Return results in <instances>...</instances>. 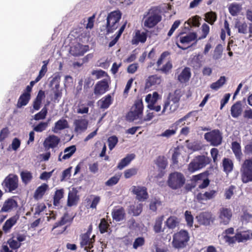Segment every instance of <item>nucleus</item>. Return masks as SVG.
Returning <instances> with one entry per match:
<instances>
[{
	"instance_id": "obj_1",
	"label": "nucleus",
	"mask_w": 252,
	"mask_h": 252,
	"mask_svg": "<svg viewBox=\"0 0 252 252\" xmlns=\"http://www.w3.org/2000/svg\"><path fill=\"white\" fill-rule=\"evenodd\" d=\"M190 239L189 233L187 230L181 229L175 233L173 235L172 245L176 249H182L186 248L188 245Z\"/></svg>"
},
{
	"instance_id": "obj_2",
	"label": "nucleus",
	"mask_w": 252,
	"mask_h": 252,
	"mask_svg": "<svg viewBox=\"0 0 252 252\" xmlns=\"http://www.w3.org/2000/svg\"><path fill=\"white\" fill-rule=\"evenodd\" d=\"M121 17L122 13L119 10L112 11L108 14L106 34L113 32L118 28Z\"/></svg>"
},
{
	"instance_id": "obj_3",
	"label": "nucleus",
	"mask_w": 252,
	"mask_h": 252,
	"mask_svg": "<svg viewBox=\"0 0 252 252\" xmlns=\"http://www.w3.org/2000/svg\"><path fill=\"white\" fill-rule=\"evenodd\" d=\"M143 104L142 99L136 100L130 110L126 114V120L130 122L140 119L143 116Z\"/></svg>"
},
{
	"instance_id": "obj_4",
	"label": "nucleus",
	"mask_w": 252,
	"mask_h": 252,
	"mask_svg": "<svg viewBox=\"0 0 252 252\" xmlns=\"http://www.w3.org/2000/svg\"><path fill=\"white\" fill-rule=\"evenodd\" d=\"M184 174L179 172H174L169 174L167 180L168 186L172 189L182 188L186 183Z\"/></svg>"
},
{
	"instance_id": "obj_5",
	"label": "nucleus",
	"mask_w": 252,
	"mask_h": 252,
	"mask_svg": "<svg viewBox=\"0 0 252 252\" xmlns=\"http://www.w3.org/2000/svg\"><path fill=\"white\" fill-rule=\"evenodd\" d=\"M211 161L209 157L204 155L196 156L188 164V170L189 172L193 173L209 164Z\"/></svg>"
},
{
	"instance_id": "obj_6",
	"label": "nucleus",
	"mask_w": 252,
	"mask_h": 252,
	"mask_svg": "<svg viewBox=\"0 0 252 252\" xmlns=\"http://www.w3.org/2000/svg\"><path fill=\"white\" fill-rule=\"evenodd\" d=\"M196 112L195 111H190L183 117L179 119L175 123L172 124L169 127V128L161 133L160 136L169 138L175 135L177 133L179 125L183 121H186L191 116H195Z\"/></svg>"
},
{
	"instance_id": "obj_7",
	"label": "nucleus",
	"mask_w": 252,
	"mask_h": 252,
	"mask_svg": "<svg viewBox=\"0 0 252 252\" xmlns=\"http://www.w3.org/2000/svg\"><path fill=\"white\" fill-rule=\"evenodd\" d=\"M148 17L144 21V26L149 28L155 27L161 20L160 15L155 7H152L144 15V18Z\"/></svg>"
},
{
	"instance_id": "obj_8",
	"label": "nucleus",
	"mask_w": 252,
	"mask_h": 252,
	"mask_svg": "<svg viewBox=\"0 0 252 252\" xmlns=\"http://www.w3.org/2000/svg\"><path fill=\"white\" fill-rule=\"evenodd\" d=\"M240 172L241 180L243 183L252 182V157L244 160Z\"/></svg>"
},
{
	"instance_id": "obj_9",
	"label": "nucleus",
	"mask_w": 252,
	"mask_h": 252,
	"mask_svg": "<svg viewBox=\"0 0 252 252\" xmlns=\"http://www.w3.org/2000/svg\"><path fill=\"white\" fill-rule=\"evenodd\" d=\"M18 177L13 174H10L3 181L1 185L6 192H12L18 187Z\"/></svg>"
},
{
	"instance_id": "obj_10",
	"label": "nucleus",
	"mask_w": 252,
	"mask_h": 252,
	"mask_svg": "<svg viewBox=\"0 0 252 252\" xmlns=\"http://www.w3.org/2000/svg\"><path fill=\"white\" fill-rule=\"evenodd\" d=\"M204 139L215 147L220 145L222 142V134L218 129H213L204 134Z\"/></svg>"
},
{
	"instance_id": "obj_11",
	"label": "nucleus",
	"mask_w": 252,
	"mask_h": 252,
	"mask_svg": "<svg viewBox=\"0 0 252 252\" xmlns=\"http://www.w3.org/2000/svg\"><path fill=\"white\" fill-rule=\"evenodd\" d=\"M95 236L93 235L91 238L87 234H81L80 235V246L81 248H83L84 251L87 252H94V245L95 242Z\"/></svg>"
},
{
	"instance_id": "obj_12",
	"label": "nucleus",
	"mask_w": 252,
	"mask_h": 252,
	"mask_svg": "<svg viewBox=\"0 0 252 252\" xmlns=\"http://www.w3.org/2000/svg\"><path fill=\"white\" fill-rule=\"evenodd\" d=\"M182 96V91L180 89L175 90L173 93H170L164 101L161 114H164L165 112L167 111L168 107L171 102H174L176 104H179V101Z\"/></svg>"
},
{
	"instance_id": "obj_13",
	"label": "nucleus",
	"mask_w": 252,
	"mask_h": 252,
	"mask_svg": "<svg viewBox=\"0 0 252 252\" xmlns=\"http://www.w3.org/2000/svg\"><path fill=\"white\" fill-rule=\"evenodd\" d=\"M220 223L226 225L228 224L232 217V212L230 208L221 207L218 213Z\"/></svg>"
},
{
	"instance_id": "obj_14",
	"label": "nucleus",
	"mask_w": 252,
	"mask_h": 252,
	"mask_svg": "<svg viewBox=\"0 0 252 252\" xmlns=\"http://www.w3.org/2000/svg\"><path fill=\"white\" fill-rule=\"evenodd\" d=\"M196 219L200 225L208 226L213 223L215 218L210 212H203L196 216Z\"/></svg>"
},
{
	"instance_id": "obj_15",
	"label": "nucleus",
	"mask_w": 252,
	"mask_h": 252,
	"mask_svg": "<svg viewBox=\"0 0 252 252\" xmlns=\"http://www.w3.org/2000/svg\"><path fill=\"white\" fill-rule=\"evenodd\" d=\"M61 76L59 74H56L51 81V84H55V87L52 88V91L54 94V99L55 100H58L61 98L62 96V90L60 89Z\"/></svg>"
},
{
	"instance_id": "obj_16",
	"label": "nucleus",
	"mask_w": 252,
	"mask_h": 252,
	"mask_svg": "<svg viewBox=\"0 0 252 252\" xmlns=\"http://www.w3.org/2000/svg\"><path fill=\"white\" fill-rule=\"evenodd\" d=\"M131 191L136 195V199L139 201H144L149 197L147 188L145 187L133 186Z\"/></svg>"
},
{
	"instance_id": "obj_17",
	"label": "nucleus",
	"mask_w": 252,
	"mask_h": 252,
	"mask_svg": "<svg viewBox=\"0 0 252 252\" xmlns=\"http://www.w3.org/2000/svg\"><path fill=\"white\" fill-rule=\"evenodd\" d=\"M60 141V138L58 136L50 135L45 138L43 145L46 149H54L58 146Z\"/></svg>"
},
{
	"instance_id": "obj_18",
	"label": "nucleus",
	"mask_w": 252,
	"mask_h": 252,
	"mask_svg": "<svg viewBox=\"0 0 252 252\" xmlns=\"http://www.w3.org/2000/svg\"><path fill=\"white\" fill-rule=\"evenodd\" d=\"M108 81L104 79L96 83L94 88V94L96 95H101L108 90Z\"/></svg>"
},
{
	"instance_id": "obj_19",
	"label": "nucleus",
	"mask_w": 252,
	"mask_h": 252,
	"mask_svg": "<svg viewBox=\"0 0 252 252\" xmlns=\"http://www.w3.org/2000/svg\"><path fill=\"white\" fill-rule=\"evenodd\" d=\"M19 218V215L17 214L7 220L2 227L3 232L5 233L9 232L12 227L17 223Z\"/></svg>"
},
{
	"instance_id": "obj_20",
	"label": "nucleus",
	"mask_w": 252,
	"mask_h": 252,
	"mask_svg": "<svg viewBox=\"0 0 252 252\" xmlns=\"http://www.w3.org/2000/svg\"><path fill=\"white\" fill-rule=\"evenodd\" d=\"M243 105L241 101H237L231 107L230 112L231 116L237 118L241 115L243 112Z\"/></svg>"
},
{
	"instance_id": "obj_21",
	"label": "nucleus",
	"mask_w": 252,
	"mask_h": 252,
	"mask_svg": "<svg viewBox=\"0 0 252 252\" xmlns=\"http://www.w3.org/2000/svg\"><path fill=\"white\" fill-rule=\"evenodd\" d=\"M18 206L17 202L12 198L6 200L3 204L0 212H10L13 208H16Z\"/></svg>"
},
{
	"instance_id": "obj_22",
	"label": "nucleus",
	"mask_w": 252,
	"mask_h": 252,
	"mask_svg": "<svg viewBox=\"0 0 252 252\" xmlns=\"http://www.w3.org/2000/svg\"><path fill=\"white\" fill-rule=\"evenodd\" d=\"M112 216L113 220L116 221H120L126 217V212L123 207H119L114 208L112 212Z\"/></svg>"
},
{
	"instance_id": "obj_23",
	"label": "nucleus",
	"mask_w": 252,
	"mask_h": 252,
	"mask_svg": "<svg viewBox=\"0 0 252 252\" xmlns=\"http://www.w3.org/2000/svg\"><path fill=\"white\" fill-rule=\"evenodd\" d=\"M161 77L157 74L150 75L146 80V88H150L152 86H157L161 82Z\"/></svg>"
},
{
	"instance_id": "obj_24",
	"label": "nucleus",
	"mask_w": 252,
	"mask_h": 252,
	"mask_svg": "<svg viewBox=\"0 0 252 252\" xmlns=\"http://www.w3.org/2000/svg\"><path fill=\"white\" fill-rule=\"evenodd\" d=\"M87 51V50L85 49L84 47L82 44L77 43L70 47L69 52L74 57H79L84 55Z\"/></svg>"
},
{
	"instance_id": "obj_25",
	"label": "nucleus",
	"mask_w": 252,
	"mask_h": 252,
	"mask_svg": "<svg viewBox=\"0 0 252 252\" xmlns=\"http://www.w3.org/2000/svg\"><path fill=\"white\" fill-rule=\"evenodd\" d=\"M147 35L144 32H141L139 30H137L135 35L131 40V43L133 45H137L139 42L145 43L147 40Z\"/></svg>"
},
{
	"instance_id": "obj_26",
	"label": "nucleus",
	"mask_w": 252,
	"mask_h": 252,
	"mask_svg": "<svg viewBox=\"0 0 252 252\" xmlns=\"http://www.w3.org/2000/svg\"><path fill=\"white\" fill-rule=\"evenodd\" d=\"M191 77L190 69L188 67H185L178 76V80L181 83L188 82Z\"/></svg>"
},
{
	"instance_id": "obj_27",
	"label": "nucleus",
	"mask_w": 252,
	"mask_h": 252,
	"mask_svg": "<svg viewBox=\"0 0 252 252\" xmlns=\"http://www.w3.org/2000/svg\"><path fill=\"white\" fill-rule=\"evenodd\" d=\"M74 124L75 125V131H82L87 128L88 121L85 119L81 118L75 120Z\"/></svg>"
},
{
	"instance_id": "obj_28",
	"label": "nucleus",
	"mask_w": 252,
	"mask_h": 252,
	"mask_svg": "<svg viewBox=\"0 0 252 252\" xmlns=\"http://www.w3.org/2000/svg\"><path fill=\"white\" fill-rule=\"evenodd\" d=\"M76 148L75 145H72L66 148L64 150V155L61 158L62 153L61 152L59 156V160L62 161V160H66L69 158L75 152Z\"/></svg>"
},
{
	"instance_id": "obj_29",
	"label": "nucleus",
	"mask_w": 252,
	"mask_h": 252,
	"mask_svg": "<svg viewBox=\"0 0 252 252\" xmlns=\"http://www.w3.org/2000/svg\"><path fill=\"white\" fill-rule=\"evenodd\" d=\"M73 218L71 217L68 213H65L64 214L63 216L61 218L60 220L56 222L53 225L52 229V231H53L55 229L59 226L63 225L68 222H71L73 220Z\"/></svg>"
},
{
	"instance_id": "obj_30",
	"label": "nucleus",
	"mask_w": 252,
	"mask_h": 252,
	"mask_svg": "<svg viewBox=\"0 0 252 252\" xmlns=\"http://www.w3.org/2000/svg\"><path fill=\"white\" fill-rule=\"evenodd\" d=\"M68 127V124L66 120L62 119L58 120L55 124L54 126L52 128V131L56 133L59 132V130L64 129Z\"/></svg>"
},
{
	"instance_id": "obj_31",
	"label": "nucleus",
	"mask_w": 252,
	"mask_h": 252,
	"mask_svg": "<svg viewBox=\"0 0 252 252\" xmlns=\"http://www.w3.org/2000/svg\"><path fill=\"white\" fill-rule=\"evenodd\" d=\"M48 188L49 187L47 184L45 183L42 184L35 190L33 195L34 198L37 200L41 199Z\"/></svg>"
},
{
	"instance_id": "obj_32",
	"label": "nucleus",
	"mask_w": 252,
	"mask_h": 252,
	"mask_svg": "<svg viewBox=\"0 0 252 252\" xmlns=\"http://www.w3.org/2000/svg\"><path fill=\"white\" fill-rule=\"evenodd\" d=\"M222 166L223 171L227 174L233 170L234 164L232 160L228 158H224L222 159Z\"/></svg>"
},
{
	"instance_id": "obj_33",
	"label": "nucleus",
	"mask_w": 252,
	"mask_h": 252,
	"mask_svg": "<svg viewBox=\"0 0 252 252\" xmlns=\"http://www.w3.org/2000/svg\"><path fill=\"white\" fill-rule=\"evenodd\" d=\"M179 38L180 42L183 44H189L196 38V35L195 33H190L185 36L179 35L177 39Z\"/></svg>"
},
{
	"instance_id": "obj_34",
	"label": "nucleus",
	"mask_w": 252,
	"mask_h": 252,
	"mask_svg": "<svg viewBox=\"0 0 252 252\" xmlns=\"http://www.w3.org/2000/svg\"><path fill=\"white\" fill-rule=\"evenodd\" d=\"M135 157V155L134 154H128L125 158L121 160L117 165V168L120 170L123 169L128 165Z\"/></svg>"
},
{
	"instance_id": "obj_35",
	"label": "nucleus",
	"mask_w": 252,
	"mask_h": 252,
	"mask_svg": "<svg viewBox=\"0 0 252 252\" xmlns=\"http://www.w3.org/2000/svg\"><path fill=\"white\" fill-rule=\"evenodd\" d=\"M231 149L237 159L240 161L242 156L241 147L240 143L237 141L232 142L231 144Z\"/></svg>"
},
{
	"instance_id": "obj_36",
	"label": "nucleus",
	"mask_w": 252,
	"mask_h": 252,
	"mask_svg": "<svg viewBox=\"0 0 252 252\" xmlns=\"http://www.w3.org/2000/svg\"><path fill=\"white\" fill-rule=\"evenodd\" d=\"M31 94L27 93H23L19 97L17 103V108H21L22 107L26 105L29 102L31 99Z\"/></svg>"
},
{
	"instance_id": "obj_37",
	"label": "nucleus",
	"mask_w": 252,
	"mask_h": 252,
	"mask_svg": "<svg viewBox=\"0 0 252 252\" xmlns=\"http://www.w3.org/2000/svg\"><path fill=\"white\" fill-rule=\"evenodd\" d=\"M79 199V197L76 192L69 191L68 194L67 205L69 207L76 205Z\"/></svg>"
},
{
	"instance_id": "obj_38",
	"label": "nucleus",
	"mask_w": 252,
	"mask_h": 252,
	"mask_svg": "<svg viewBox=\"0 0 252 252\" xmlns=\"http://www.w3.org/2000/svg\"><path fill=\"white\" fill-rule=\"evenodd\" d=\"M238 242H243L252 238V233L250 231L236 233Z\"/></svg>"
},
{
	"instance_id": "obj_39",
	"label": "nucleus",
	"mask_w": 252,
	"mask_h": 252,
	"mask_svg": "<svg viewBox=\"0 0 252 252\" xmlns=\"http://www.w3.org/2000/svg\"><path fill=\"white\" fill-rule=\"evenodd\" d=\"M204 20L211 25H213L217 20V14L215 12L211 11L204 14Z\"/></svg>"
},
{
	"instance_id": "obj_40",
	"label": "nucleus",
	"mask_w": 252,
	"mask_h": 252,
	"mask_svg": "<svg viewBox=\"0 0 252 252\" xmlns=\"http://www.w3.org/2000/svg\"><path fill=\"white\" fill-rule=\"evenodd\" d=\"M165 224L168 228L174 229L179 225V221L176 217L170 216L167 219Z\"/></svg>"
},
{
	"instance_id": "obj_41",
	"label": "nucleus",
	"mask_w": 252,
	"mask_h": 252,
	"mask_svg": "<svg viewBox=\"0 0 252 252\" xmlns=\"http://www.w3.org/2000/svg\"><path fill=\"white\" fill-rule=\"evenodd\" d=\"M100 108L107 109L112 103V97L110 94H107L102 97L99 101Z\"/></svg>"
},
{
	"instance_id": "obj_42",
	"label": "nucleus",
	"mask_w": 252,
	"mask_h": 252,
	"mask_svg": "<svg viewBox=\"0 0 252 252\" xmlns=\"http://www.w3.org/2000/svg\"><path fill=\"white\" fill-rule=\"evenodd\" d=\"M163 216H160L156 219L153 226V230L156 233H159L163 232L164 228H162Z\"/></svg>"
},
{
	"instance_id": "obj_43",
	"label": "nucleus",
	"mask_w": 252,
	"mask_h": 252,
	"mask_svg": "<svg viewBox=\"0 0 252 252\" xmlns=\"http://www.w3.org/2000/svg\"><path fill=\"white\" fill-rule=\"evenodd\" d=\"M64 194V190L63 189L57 190L54 194L53 197V205L55 206L60 205V200L63 198Z\"/></svg>"
},
{
	"instance_id": "obj_44",
	"label": "nucleus",
	"mask_w": 252,
	"mask_h": 252,
	"mask_svg": "<svg viewBox=\"0 0 252 252\" xmlns=\"http://www.w3.org/2000/svg\"><path fill=\"white\" fill-rule=\"evenodd\" d=\"M126 22L120 28L119 31L116 33L115 37L109 43V47H111L115 45V44L118 42L119 39L121 37L122 34L123 33L126 26Z\"/></svg>"
},
{
	"instance_id": "obj_45",
	"label": "nucleus",
	"mask_w": 252,
	"mask_h": 252,
	"mask_svg": "<svg viewBox=\"0 0 252 252\" xmlns=\"http://www.w3.org/2000/svg\"><path fill=\"white\" fill-rule=\"evenodd\" d=\"M20 176L22 182L26 185L29 183L33 178L32 173L27 170L22 171Z\"/></svg>"
},
{
	"instance_id": "obj_46",
	"label": "nucleus",
	"mask_w": 252,
	"mask_h": 252,
	"mask_svg": "<svg viewBox=\"0 0 252 252\" xmlns=\"http://www.w3.org/2000/svg\"><path fill=\"white\" fill-rule=\"evenodd\" d=\"M226 82V78L225 76H221L216 82L213 83L210 85V88L214 90H218Z\"/></svg>"
},
{
	"instance_id": "obj_47",
	"label": "nucleus",
	"mask_w": 252,
	"mask_h": 252,
	"mask_svg": "<svg viewBox=\"0 0 252 252\" xmlns=\"http://www.w3.org/2000/svg\"><path fill=\"white\" fill-rule=\"evenodd\" d=\"M235 27L238 29L239 33L246 34L247 33L248 25L246 22L237 21Z\"/></svg>"
},
{
	"instance_id": "obj_48",
	"label": "nucleus",
	"mask_w": 252,
	"mask_h": 252,
	"mask_svg": "<svg viewBox=\"0 0 252 252\" xmlns=\"http://www.w3.org/2000/svg\"><path fill=\"white\" fill-rule=\"evenodd\" d=\"M156 164L159 169H165L167 165V161L164 156H158L156 159Z\"/></svg>"
},
{
	"instance_id": "obj_49",
	"label": "nucleus",
	"mask_w": 252,
	"mask_h": 252,
	"mask_svg": "<svg viewBox=\"0 0 252 252\" xmlns=\"http://www.w3.org/2000/svg\"><path fill=\"white\" fill-rule=\"evenodd\" d=\"M208 174L207 172H204L196 175H193L192 177L191 181L195 184L194 187L195 186L196 183L203 181L206 176H208Z\"/></svg>"
},
{
	"instance_id": "obj_50",
	"label": "nucleus",
	"mask_w": 252,
	"mask_h": 252,
	"mask_svg": "<svg viewBox=\"0 0 252 252\" xmlns=\"http://www.w3.org/2000/svg\"><path fill=\"white\" fill-rule=\"evenodd\" d=\"M173 65L171 61H168L161 68L158 69L161 73L165 74H168L171 71Z\"/></svg>"
},
{
	"instance_id": "obj_51",
	"label": "nucleus",
	"mask_w": 252,
	"mask_h": 252,
	"mask_svg": "<svg viewBox=\"0 0 252 252\" xmlns=\"http://www.w3.org/2000/svg\"><path fill=\"white\" fill-rule=\"evenodd\" d=\"M47 114V108L45 106L41 110L34 116V119L36 121L44 119Z\"/></svg>"
},
{
	"instance_id": "obj_52",
	"label": "nucleus",
	"mask_w": 252,
	"mask_h": 252,
	"mask_svg": "<svg viewBox=\"0 0 252 252\" xmlns=\"http://www.w3.org/2000/svg\"><path fill=\"white\" fill-rule=\"evenodd\" d=\"M185 218L187 222V224L189 227H191L193 223V217L189 211H186L185 212Z\"/></svg>"
},
{
	"instance_id": "obj_53",
	"label": "nucleus",
	"mask_w": 252,
	"mask_h": 252,
	"mask_svg": "<svg viewBox=\"0 0 252 252\" xmlns=\"http://www.w3.org/2000/svg\"><path fill=\"white\" fill-rule=\"evenodd\" d=\"M120 179V175H116L111 177L107 181L105 182V185L108 187H112L117 184Z\"/></svg>"
},
{
	"instance_id": "obj_54",
	"label": "nucleus",
	"mask_w": 252,
	"mask_h": 252,
	"mask_svg": "<svg viewBox=\"0 0 252 252\" xmlns=\"http://www.w3.org/2000/svg\"><path fill=\"white\" fill-rule=\"evenodd\" d=\"M222 52V46L221 44H219L215 47L213 55V58L216 60L220 59L221 56Z\"/></svg>"
},
{
	"instance_id": "obj_55",
	"label": "nucleus",
	"mask_w": 252,
	"mask_h": 252,
	"mask_svg": "<svg viewBox=\"0 0 252 252\" xmlns=\"http://www.w3.org/2000/svg\"><path fill=\"white\" fill-rule=\"evenodd\" d=\"M8 244L9 245V247L14 250L18 249L21 246V243L18 242L17 240L14 239V238H10L8 241Z\"/></svg>"
},
{
	"instance_id": "obj_56",
	"label": "nucleus",
	"mask_w": 252,
	"mask_h": 252,
	"mask_svg": "<svg viewBox=\"0 0 252 252\" xmlns=\"http://www.w3.org/2000/svg\"><path fill=\"white\" fill-rule=\"evenodd\" d=\"M201 31L202 34L201 36L199 38V39H204L206 37L210 32L209 26L206 23L203 24L201 26Z\"/></svg>"
},
{
	"instance_id": "obj_57",
	"label": "nucleus",
	"mask_w": 252,
	"mask_h": 252,
	"mask_svg": "<svg viewBox=\"0 0 252 252\" xmlns=\"http://www.w3.org/2000/svg\"><path fill=\"white\" fill-rule=\"evenodd\" d=\"M118 142V138L116 136H112L108 138V142L109 148L112 150Z\"/></svg>"
},
{
	"instance_id": "obj_58",
	"label": "nucleus",
	"mask_w": 252,
	"mask_h": 252,
	"mask_svg": "<svg viewBox=\"0 0 252 252\" xmlns=\"http://www.w3.org/2000/svg\"><path fill=\"white\" fill-rule=\"evenodd\" d=\"M137 173V169L135 168H131L126 169L124 172V177L126 179L131 178L132 176L135 175Z\"/></svg>"
},
{
	"instance_id": "obj_59",
	"label": "nucleus",
	"mask_w": 252,
	"mask_h": 252,
	"mask_svg": "<svg viewBox=\"0 0 252 252\" xmlns=\"http://www.w3.org/2000/svg\"><path fill=\"white\" fill-rule=\"evenodd\" d=\"M235 187L233 185H231L228 189H226L224 192V196L226 199H230L234 194V190Z\"/></svg>"
},
{
	"instance_id": "obj_60",
	"label": "nucleus",
	"mask_w": 252,
	"mask_h": 252,
	"mask_svg": "<svg viewBox=\"0 0 252 252\" xmlns=\"http://www.w3.org/2000/svg\"><path fill=\"white\" fill-rule=\"evenodd\" d=\"M108 224L105 219L101 220L100 223L99 224V229L101 233H104L107 231Z\"/></svg>"
},
{
	"instance_id": "obj_61",
	"label": "nucleus",
	"mask_w": 252,
	"mask_h": 252,
	"mask_svg": "<svg viewBox=\"0 0 252 252\" xmlns=\"http://www.w3.org/2000/svg\"><path fill=\"white\" fill-rule=\"evenodd\" d=\"M158 94L155 92L153 94L152 96L150 94H148L146 97V101L148 102L150 101L151 103H155L158 99Z\"/></svg>"
},
{
	"instance_id": "obj_62",
	"label": "nucleus",
	"mask_w": 252,
	"mask_h": 252,
	"mask_svg": "<svg viewBox=\"0 0 252 252\" xmlns=\"http://www.w3.org/2000/svg\"><path fill=\"white\" fill-rule=\"evenodd\" d=\"M47 126V122H40L33 128V130L38 132H42L45 130Z\"/></svg>"
},
{
	"instance_id": "obj_63",
	"label": "nucleus",
	"mask_w": 252,
	"mask_h": 252,
	"mask_svg": "<svg viewBox=\"0 0 252 252\" xmlns=\"http://www.w3.org/2000/svg\"><path fill=\"white\" fill-rule=\"evenodd\" d=\"M244 152L246 155H252V138L245 145Z\"/></svg>"
},
{
	"instance_id": "obj_64",
	"label": "nucleus",
	"mask_w": 252,
	"mask_h": 252,
	"mask_svg": "<svg viewBox=\"0 0 252 252\" xmlns=\"http://www.w3.org/2000/svg\"><path fill=\"white\" fill-rule=\"evenodd\" d=\"M145 239L143 237H139L135 239L133 244V248L134 249H137L139 247H141L144 245Z\"/></svg>"
}]
</instances>
